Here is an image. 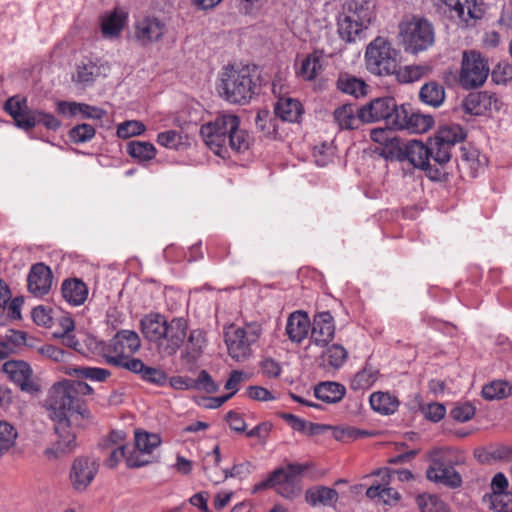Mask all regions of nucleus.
I'll return each instance as SVG.
<instances>
[{"label": "nucleus", "instance_id": "nucleus-1", "mask_svg": "<svg viewBox=\"0 0 512 512\" xmlns=\"http://www.w3.org/2000/svg\"><path fill=\"white\" fill-rule=\"evenodd\" d=\"M93 392L90 385L78 380L60 381L49 389L45 407L59 437V440L44 452L49 460L72 452L76 447L75 430L91 424L92 415L84 396Z\"/></svg>", "mask_w": 512, "mask_h": 512}, {"label": "nucleus", "instance_id": "nucleus-2", "mask_svg": "<svg viewBox=\"0 0 512 512\" xmlns=\"http://www.w3.org/2000/svg\"><path fill=\"white\" fill-rule=\"evenodd\" d=\"M200 134L209 149L223 159L230 157L231 151L242 153L250 146L249 134L240 128L239 117L231 113L219 114L203 124Z\"/></svg>", "mask_w": 512, "mask_h": 512}, {"label": "nucleus", "instance_id": "nucleus-3", "mask_svg": "<svg viewBox=\"0 0 512 512\" xmlns=\"http://www.w3.org/2000/svg\"><path fill=\"white\" fill-rule=\"evenodd\" d=\"M375 0H348L338 17V34L348 43L365 37V31L375 19Z\"/></svg>", "mask_w": 512, "mask_h": 512}, {"label": "nucleus", "instance_id": "nucleus-4", "mask_svg": "<svg viewBox=\"0 0 512 512\" xmlns=\"http://www.w3.org/2000/svg\"><path fill=\"white\" fill-rule=\"evenodd\" d=\"M256 71L249 66H227L220 73L218 90L232 104H246L258 88Z\"/></svg>", "mask_w": 512, "mask_h": 512}, {"label": "nucleus", "instance_id": "nucleus-5", "mask_svg": "<svg viewBox=\"0 0 512 512\" xmlns=\"http://www.w3.org/2000/svg\"><path fill=\"white\" fill-rule=\"evenodd\" d=\"M435 152L430 138L427 143L418 140L407 142L404 147H399L396 152V159L408 161L415 168L422 169L433 181H439L445 176L444 166L437 164Z\"/></svg>", "mask_w": 512, "mask_h": 512}, {"label": "nucleus", "instance_id": "nucleus-6", "mask_svg": "<svg viewBox=\"0 0 512 512\" xmlns=\"http://www.w3.org/2000/svg\"><path fill=\"white\" fill-rule=\"evenodd\" d=\"M399 38L405 51L418 54L433 46L435 31L432 23L419 16L405 17L399 23Z\"/></svg>", "mask_w": 512, "mask_h": 512}, {"label": "nucleus", "instance_id": "nucleus-7", "mask_svg": "<svg viewBox=\"0 0 512 512\" xmlns=\"http://www.w3.org/2000/svg\"><path fill=\"white\" fill-rule=\"evenodd\" d=\"M4 108L14 119L16 126L21 129L30 130L39 124L53 131L61 127V122L53 114L30 109L25 97L19 95L10 97L5 102Z\"/></svg>", "mask_w": 512, "mask_h": 512}, {"label": "nucleus", "instance_id": "nucleus-8", "mask_svg": "<svg viewBox=\"0 0 512 512\" xmlns=\"http://www.w3.org/2000/svg\"><path fill=\"white\" fill-rule=\"evenodd\" d=\"M262 333V324L258 321L230 328L224 335L228 355L236 362L247 361L253 354V345L259 341Z\"/></svg>", "mask_w": 512, "mask_h": 512}, {"label": "nucleus", "instance_id": "nucleus-9", "mask_svg": "<svg viewBox=\"0 0 512 512\" xmlns=\"http://www.w3.org/2000/svg\"><path fill=\"white\" fill-rule=\"evenodd\" d=\"M398 55L399 52L388 39L378 36L366 48V68L377 76L394 74L398 67Z\"/></svg>", "mask_w": 512, "mask_h": 512}, {"label": "nucleus", "instance_id": "nucleus-10", "mask_svg": "<svg viewBox=\"0 0 512 512\" xmlns=\"http://www.w3.org/2000/svg\"><path fill=\"white\" fill-rule=\"evenodd\" d=\"M465 137L466 134L459 124H444L438 128L430 140L437 150L435 155L439 166H445L450 161L452 147L462 142Z\"/></svg>", "mask_w": 512, "mask_h": 512}, {"label": "nucleus", "instance_id": "nucleus-11", "mask_svg": "<svg viewBox=\"0 0 512 512\" xmlns=\"http://www.w3.org/2000/svg\"><path fill=\"white\" fill-rule=\"evenodd\" d=\"M489 67L476 51L464 52L460 73V84L465 88L481 86L487 79Z\"/></svg>", "mask_w": 512, "mask_h": 512}, {"label": "nucleus", "instance_id": "nucleus-12", "mask_svg": "<svg viewBox=\"0 0 512 512\" xmlns=\"http://www.w3.org/2000/svg\"><path fill=\"white\" fill-rule=\"evenodd\" d=\"M187 329V321L182 317H175L168 321L156 345L158 352L163 356L176 354L186 338Z\"/></svg>", "mask_w": 512, "mask_h": 512}, {"label": "nucleus", "instance_id": "nucleus-13", "mask_svg": "<svg viewBox=\"0 0 512 512\" xmlns=\"http://www.w3.org/2000/svg\"><path fill=\"white\" fill-rule=\"evenodd\" d=\"M167 32L166 23L158 17L145 16L134 23V39L141 46H148L160 41Z\"/></svg>", "mask_w": 512, "mask_h": 512}, {"label": "nucleus", "instance_id": "nucleus-14", "mask_svg": "<svg viewBox=\"0 0 512 512\" xmlns=\"http://www.w3.org/2000/svg\"><path fill=\"white\" fill-rule=\"evenodd\" d=\"M451 17L457 18L459 25L468 27L475 24L484 15L482 0H443Z\"/></svg>", "mask_w": 512, "mask_h": 512}, {"label": "nucleus", "instance_id": "nucleus-15", "mask_svg": "<svg viewBox=\"0 0 512 512\" xmlns=\"http://www.w3.org/2000/svg\"><path fill=\"white\" fill-rule=\"evenodd\" d=\"M305 469L302 464H289L287 467L276 469L275 473L279 474L273 482V488L285 498H294L300 491L299 476Z\"/></svg>", "mask_w": 512, "mask_h": 512}, {"label": "nucleus", "instance_id": "nucleus-16", "mask_svg": "<svg viewBox=\"0 0 512 512\" xmlns=\"http://www.w3.org/2000/svg\"><path fill=\"white\" fill-rule=\"evenodd\" d=\"M310 342L319 347L327 346L335 335V322L328 311L316 313L310 326Z\"/></svg>", "mask_w": 512, "mask_h": 512}, {"label": "nucleus", "instance_id": "nucleus-17", "mask_svg": "<svg viewBox=\"0 0 512 512\" xmlns=\"http://www.w3.org/2000/svg\"><path fill=\"white\" fill-rule=\"evenodd\" d=\"M98 467L93 459L84 457L75 459L70 470L72 487L79 492L85 491L94 480Z\"/></svg>", "mask_w": 512, "mask_h": 512}, {"label": "nucleus", "instance_id": "nucleus-18", "mask_svg": "<svg viewBox=\"0 0 512 512\" xmlns=\"http://www.w3.org/2000/svg\"><path fill=\"white\" fill-rule=\"evenodd\" d=\"M2 370L22 391L35 392L38 390L32 380L33 372L28 363L21 360H10L3 364Z\"/></svg>", "mask_w": 512, "mask_h": 512}, {"label": "nucleus", "instance_id": "nucleus-19", "mask_svg": "<svg viewBox=\"0 0 512 512\" xmlns=\"http://www.w3.org/2000/svg\"><path fill=\"white\" fill-rule=\"evenodd\" d=\"M465 113L470 115H484L488 111L498 110L499 101L496 94L482 91L469 94L463 101Z\"/></svg>", "mask_w": 512, "mask_h": 512}, {"label": "nucleus", "instance_id": "nucleus-20", "mask_svg": "<svg viewBox=\"0 0 512 512\" xmlns=\"http://www.w3.org/2000/svg\"><path fill=\"white\" fill-rule=\"evenodd\" d=\"M394 108L393 97H382L371 100L359 109V117L363 123L386 120Z\"/></svg>", "mask_w": 512, "mask_h": 512}, {"label": "nucleus", "instance_id": "nucleus-21", "mask_svg": "<svg viewBox=\"0 0 512 512\" xmlns=\"http://www.w3.org/2000/svg\"><path fill=\"white\" fill-rule=\"evenodd\" d=\"M430 481L440 483L451 488H457L462 483L460 474L455 468L440 460H433L426 471Z\"/></svg>", "mask_w": 512, "mask_h": 512}, {"label": "nucleus", "instance_id": "nucleus-22", "mask_svg": "<svg viewBox=\"0 0 512 512\" xmlns=\"http://www.w3.org/2000/svg\"><path fill=\"white\" fill-rule=\"evenodd\" d=\"M53 275L48 266L37 263L31 267L28 275V290L37 297L46 295L52 286Z\"/></svg>", "mask_w": 512, "mask_h": 512}, {"label": "nucleus", "instance_id": "nucleus-23", "mask_svg": "<svg viewBox=\"0 0 512 512\" xmlns=\"http://www.w3.org/2000/svg\"><path fill=\"white\" fill-rule=\"evenodd\" d=\"M141 347L139 335L132 330H120L111 339L105 353L132 355Z\"/></svg>", "mask_w": 512, "mask_h": 512}, {"label": "nucleus", "instance_id": "nucleus-24", "mask_svg": "<svg viewBox=\"0 0 512 512\" xmlns=\"http://www.w3.org/2000/svg\"><path fill=\"white\" fill-rule=\"evenodd\" d=\"M311 321L308 314L303 311L291 313L286 323V335L293 343L300 344L308 336Z\"/></svg>", "mask_w": 512, "mask_h": 512}, {"label": "nucleus", "instance_id": "nucleus-25", "mask_svg": "<svg viewBox=\"0 0 512 512\" xmlns=\"http://www.w3.org/2000/svg\"><path fill=\"white\" fill-rule=\"evenodd\" d=\"M88 287L79 278L65 279L61 285V293L64 300L72 306H80L88 298Z\"/></svg>", "mask_w": 512, "mask_h": 512}, {"label": "nucleus", "instance_id": "nucleus-26", "mask_svg": "<svg viewBox=\"0 0 512 512\" xmlns=\"http://www.w3.org/2000/svg\"><path fill=\"white\" fill-rule=\"evenodd\" d=\"M167 322L165 316L159 313L145 315L140 321V329L144 338L157 345Z\"/></svg>", "mask_w": 512, "mask_h": 512}, {"label": "nucleus", "instance_id": "nucleus-27", "mask_svg": "<svg viewBox=\"0 0 512 512\" xmlns=\"http://www.w3.org/2000/svg\"><path fill=\"white\" fill-rule=\"evenodd\" d=\"M303 112L302 104L298 100L290 97L279 98L274 105L276 117L285 122H298Z\"/></svg>", "mask_w": 512, "mask_h": 512}, {"label": "nucleus", "instance_id": "nucleus-28", "mask_svg": "<svg viewBox=\"0 0 512 512\" xmlns=\"http://www.w3.org/2000/svg\"><path fill=\"white\" fill-rule=\"evenodd\" d=\"M306 502L313 507L316 506H327L331 507L338 500V492L330 487L326 486H314L306 490L305 492Z\"/></svg>", "mask_w": 512, "mask_h": 512}, {"label": "nucleus", "instance_id": "nucleus-29", "mask_svg": "<svg viewBox=\"0 0 512 512\" xmlns=\"http://www.w3.org/2000/svg\"><path fill=\"white\" fill-rule=\"evenodd\" d=\"M334 122L341 130L357 129L362 119L359 117V109L353 104H344L335 109Z\"/></svg>", "mask_w": 512, "mask_h": 512}, {"label": "nucleus", "instance_id": "nucleus-30", "mask_svg": "<svg viewBox=\"0 0 512 512\" xmlns=\"http://www.w3.org/2000/svg\"><path fill=\"white\" fill-rule=\"evenodd\" d=\"M101 74L100 66L91 60L81 61L72 76L75 84L82 88L90 87Z\"/></svg>", "mask_w": 512, "mask_h": 512}, {"label": "nucleus", "instance_id": "nucleus-31", "mask_svg": "<svg viewBox=\"0 0 512 512\" xmlns=\"http://www.w3.org/2000/svg\"><path fill=\"white\" fill-rule=\"evenodd\" d=\"M346 389L337 382H322L315 386L314 395L325 403H337L345 396Z\"/></svg>", "mask_w": 512, "mask_h": 512}, {"label": "nucleus", "instance_id": "nucleus-32", "mask_svg": "<svg viewBox=\"0 0 512 512\" xmlns=\"http://www.w3.org/2000/svg\"><path fill=\"white\" fill-rule=\"evenodd\" d=\"M126 21V15L115 9L104 16L101 21V32L105 38L113 39L120 35Z\"/></svg>", "mask_w": 512, "mask_h": 512}, {"label": "nucleus", "instance_id": "nucleus-33", "mask_svg": "<svg viewBox=\"0 0 512 512\" xmlns=\"http://www.w3.org/2000/svg\"><path fill=\"white\" fill-rule=\"evenodd\" d=\"M371 408L383 415L393 414L399 406L398 399L388 392H374L369 398Z\"/></svg>", "mask_w": 512, "mask_h": 512}, {"label": "nucleus", "instance_id": "nucleus-34", "mask_svg": "<svg viewBox=\"0 0 512 512\" xmlns=\"http://www.w3.org/2000/svg\"><path fill=\"white\" fill-rule=\"evenodd\" d=\"M104 359L109 365L124 368L132 373L141 376L145 364L138 358H132L131 355L104 353Z\"/></svg>", "mask_w": 512, "mask_h": 512}, {"label": "nucleus", "instance_id": "nucleus-35", "mask_svg": "<svg viewBox=\"0 0 512 512\" xmlns=\"http://www.w3.org/2000/svg\"><path fill=\"white\" fill-rule=\"evenodd\" d=\"M323 69V57L318 51L309 54L301 63L298 74L305 80H314Z\"/></svg>", "mask_w": 512, "mask_h": 512}, {"label": "nucleus", "instance_id": "nucleus-36", "mask_svg": "<svg viewBox=\"0 0 512 512\" xmlns=\"http://www.w3.org/2000/svg\"><path fill=\"white\" fill-rule=\"evenodd\" d=\"M422 102L433 107H439L445 99V91L442 85L429 82L422 86L419 92Z\"/></svg>", "mask_w": 512, "mask_h": 512}, {"label": "nucleus", "instance_id": "nucleus-37", "mask_svg": "<svg viewBox=\"0 0 512 512\" xmlns=\"http://www.w3.org/2000/svg\"><path fill=\"white\" fill-rule=\"evenodd\" d=\"M433 125L434 119L432 116L421 114L411 108L404 130L414 134H421L427 132Z\"/></svg>", "mask_w": 512, "mask_h": 512}, {"label": "nucleus", "instance_id": "nucleus-38", "mask_svg": "<svg viewBox=\"0 0 512 512\" xmlns=\"http://www.w3.org/2000/svg\"><path fill=\"white\" fill-rule=\"evenodd\" d=\"M127 153L139 162H146L156 157L157 150L150 142L130 141L127 144Z\"/></svg>", "mask_w": 512, "mask_h": 512}, {"label": "nucleus", "instance_id": "nucleus-39", "mask_svg": "<svg viewBox=\"0 0 512 512\" xmlns=\"http://www.w3.org/2000/svg\"><path fill=\"white\" fill-rule=\"evenodd\" d=\"M337 87L343 93L360 97L365 95L367 85L361 79H358L351 75H341L337 81Z\"/></svg>", "mask_w": 512, "mask_h": 512}, {"label": "nucleus", "instance_id": "nucleus-40", "mask_svg": "<svg viewBox=\"0 0 512 512\" xmlns=\"http://www.w3.org/2000/svg\"><path fill=\"white\" fill-rule=\"evenodd\" d=\"M378 378V370L372 366H365L352 378L350 387L353 390H365L370 388Z\"/></svg>", "mask_w": 512, "mask_h": 512}, {"label": "nucleus", "instance_id": "nucleus-41", "mask_svg": "<svg viewBox=\"0 0 512 512\" xmlns=\"http://www.w3.org/2000/svg\"><path fill=\"white\" fill-rule=\"evenodd\" d=\"M483 501L496 512H512V492L491 493Z\"/></svg>", "mask_w": 512, "mask_h": 512}, {"label": "nucleus", "instance_id": "nucleus-42", "mask_svg": "<svg viewBox=\"0 0 512 512\" xmlns=\"http://www.w3.org/2000/svg\"><path fill=\"white\" fill-rule=\"evenodd\" d=\"M161 444L158 434L135 431V448L142 454H151Z\"/></svg>", "mask_w": 512, "mask_h": 512}, {"label": "nucleus", "instance_id": "nucleus-43", "mask_svg": "<svg viewBox=\"0 0 512 512\" xmlns=\"http://www.w3.org/2000/svg\"><path fill=\"white\" fill-rule=\"evenodd\" d=\"M512 392V386L502 380L492 381L482 388V396L486 400H498L509 396Z\"/></svg>", "mask_w": 512, "mask_h": 512}, {"label": "nucleus", "instance_id": "nucleus-44", "mask_svg": "<svg viewBox=\"0 0 512 512\" xmlns=\"http://www.w3.org/2000/svg\"><path fill=\"white\" fill-rule=\"evenodd\" d=\"M429 68L423 65H407L404 67H397L396 78L401 83H411L418 81L421 79L427 72Z\"/></svg>", "mask_w": 512, "mask_h": 512}, {"label": "nucleus", "instance_id": "nucleus-45", "mask_svg": "<svg viewBox=\"0 0 512 512\" xmlns=\"http://www.w3.org/2000/svg\"><path fill=\"white\" fill-rule=\"evenodd\" d=\"M366 496L370 499L378 498L383 503L389 505L396 503L400 498L399 493L394 488L380 484L370 486L366 491Z\"/></svg>", "mask_w": 512, "mask_h": 512}, {"label": "nucleus", "instance_id": "nucleus-46", "mask_svg": "<svg viewBox=\"0 0 512 512\" xmlns=\"http://www.w3.org/2000/svg\"><path fill=\"white\" fill-rule=\"evenodd\" d=\"M421 512H449L446 504L433 494H421L416 499Z\"/></svg>", "mask_w": 512, "mask_h": 512}, {"label": "nucleus", "instance_id": "nucleus-47", "mask_svg": "<svg viewBox=\"0 0 512 512\" xmlns=\"http://www.w3.org/2000/svg\"><path fill=\"white\" fill-rule=\"evenodd\" d=\"M410 110L411 107L409 105L402 104L398 106L394 99V108L387 118V124L397 130H404Z\"/></svg>", "mask_w": 512, "mask_h": 512}, {"label": "nucleus", "instance_id": "nucleus-48", "mask_svg": "<svg viewBox=\"0 0 512 512\" xmlns=\"http://www.w3.org/2000/svg\"><path fill=\"white\" fill-rule=\"evenodd\" d=\"M185 137L180 131L167 130L157 135V143L171 150H179L184 144Z\"/></svg>", "mask_w": 512, "mask_h": 512}, {"label": "nucleus", "instance_id": "nucleus-49", "mask_svg": "<svg viewBox=\"0 0 512 512\" xmlns=\"http://www.w3.org/2000/svg\"><path fill=\"white\" fill-rule=\"evenodd\" d=\"M348 352L339 344H333L327 348L323 354L324 362H327L332 368H340L346 361Z\"/></svg>", "mask_w": 512, "mask_h": 512}, {"label": "nucleus", "instance_id": "nucleus-50", "mask_svg": "<svg viewBox=\"0 0 512 512\" xmlns=\"http://www.w3.org/2000/svg\"><path fill=\"white\" fill-rule=\"evenodd\" d=\"M17 436L14 426L6 421H0V457L15 444Z\"/></svg>", "mask_w": 512, "mask_h": 512}, {"label": "nucleus", "instance_id": "nucleus-51", "mask_svg": "<svg viewBox=\"0 0 512 512\" xmlns=\"http://www.w3.org/2000/svg\"><path fill=\"white\" fill-rule=\"evenodd\" d=\"M145 130L146 127L141 121L127 120L118 125L116 134L119 138L128 139L143 134Z\"/></svg>", "mask_w": 512, "mask_h": 512}, {"label": "nucleus", "instance_id": "nucleus-52", "mask_svg": "<svg viewBox=\"0 0 512 512\" xmlns=\"http://www.w3.org/2000/svg\"><path fill=\"white\" fill-rule=\"evenodd\" d=\"M96 134L95 128L92 125L83 123L74 126L69 131V138L73 143L81 144L89 142Z\"/></svg>", "mask_w": 512, "mask_h": 512}, {"label": "nucleus", "instance_id": "nucleus-53", "mask_svg": "<svg viewBox=\"0 0 512 512\" xmlns=\"http://www.w3.org/2000/svg\"><path fill=\"white\" fill-rule=\"evenodd\" d=\"M205 346L204 333L201 330L191 331L188 337L187 343V355L192 359H197L202 353L203 347Z\"/></svg>", "mask_w": 512, "mask_h": 512}, {"label": "nucleus", "instance_id": "nucleus-54", "mask_svg": "<svg viewBox=\"0 0 512 512\" xmlns=\"http://www.w3.org/2000/svg\"><path fill=\"white\" fill-rule=\"evenodd\" d=\"M77 376L95 382H104L110 375V371L99 367H81L75 369Z\"/></svg>", "mask_w": 512, "mask_h": 512}, {"label": "nucleus", "instance_id": "nucleus-55", "mask_svg": "<svg viewBox=\"0 0 512 512\" xmlns=\"http://www.w3.org/2000/svg\"><path fill=\"white\" fill-rule=\"evenodd\" d=\"M140 378L150 384L156 386H164L168 380L166 373L160 369L150 366H145Z\"/></svg>", "mask_w": 512, "mask_h": 512}, {"label": "nucleus", "instance_id": "nucleus-56", "mask_svg": "<svg viewBox=\"0 0 512 512\" xmlns=\"http://www.w3.org/2000/svg\"><path fill=\"white\" fill-rule=\"evenodd\" d=\"M193 390H202L206 393L218 391V385L206 370H201L196 379H193Z\"/></svg>", "mask_w": 512, "mask_h": 512}, {"label": "nucleus", "instance_id": "nucleus-57", "mask_svg": "<svg viewBox=\"0 0 512 512\" xmlns=\"http://www.w3.org/2000/svg\"><path fill=\"white\" fill-rule=\"evenodd\" d=\"M475 414V408L470 403H462L454 406L450 416L458 422L469 421Z\"/></svg>", "mask_w": 512, "mask_h": 512}, {"label": "nucleus", "instance_id": "nucleus-58", "mask_svg": "<svg viewBox=\"0 0 512 512\" xmlns=\"http://www.w3.org/2000/svg\"><path fill=\"white\" fill-rule=\"evenodd\" d=\"M37 351L43 357L51 359L55 362H64L68 356V353H66L63 349L51 344L43 345L39 347Z\"/></svg>", "mask_w": 512, "mask_h": 512}, {"label": "nucleus", "instance_id": "nucleus-59", "mask_svg": "<svg viewBox=\"0 0 512 512\" xmlns=\"http://www.w3.org/2000/svg\"><path fill=\"white\" fill-rule=\"evenodd\" d=\"M426 419L432 422H439L446 414V408L440 403H430L422 408Z\"/></svg>", "mask_w": 512, "mask_h": 512}, {"label": "nucleus", "instance_id": "nucleus-60", "mask_svg": "<svg viewBox=\"0 0 512 512\" xmlns=\"http://www.w3.org/2000/svg\"><path fill=\"white\" fill-rule=\"evenodd\" d=\"M33 321L44 327H51L53 325V317L51 316V310L44 306H38L32 311Z\"/></svg>", "mask_w": 512, "mask_h": 512}, {"label": "nucleus", "instance_id": "nucleus-61", "mask_svg": "<svg viewBox=\"0 0 512 512\" xmlns=\"http://www.w3.org/2000/svg\"><path fill=\"white\" fill-rule=\"evenodd\" d=\"M56 112L64 117L79 116L80 103L74 101H58L56 102Z\"/></svg>", "mask_w": 512, "mask_h": 512}, {"label": "nucleus", "instance_id": "nucleus-62", "mask_svg": "<svg viewBox=\"0 0 512 512\" xmlns=\"http://www.w3.org/2000/svg\"><path fill=\"white\" fill-rule=\"evenodd\" d=\"M262 374L269 378H277L282 372V368L276 360L265 358L260 363Z\"/></svg>", "mask_w": 512, "mask_h": 512}, {"label": "nucleus", "instance_id": "nucleus-63", "mask_svg": "<svg viewBox=\"0 0 512 512\" xmlns=\"http://www.w3.org/2000/svg\"><path fill=\"white\" fill-rule=\"evenodd\" d=\"M106 111L86 103H80L79 116L83 119L100 120L106 115Z\"/></svg>", "mask_w": 512, "mask_h": 512}, {"label": "nucleus", "instance_id": "nucleus-64", "mask_svg": "<svg viewBox=\"0 0 512 512\" xmlns=\"http://www.w3.org/2000/svg\"><path fill=\"white\" fill-rule=\"evenodd\" d=\"M267 0H236L241 13L251 15L258 12Z\"/></svg>", "mask_w": 512, "mask_h": 512}]
</instances>
